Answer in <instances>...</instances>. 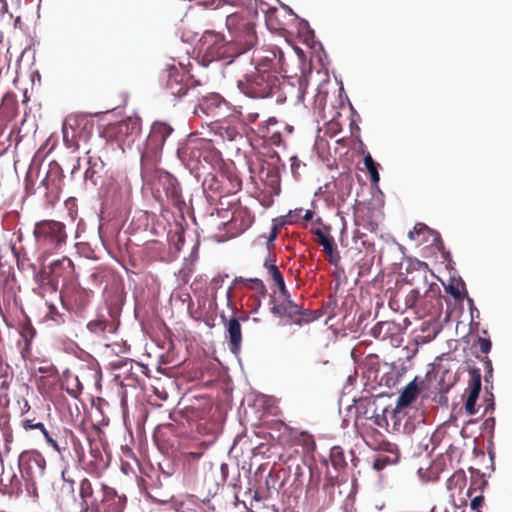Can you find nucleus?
<instances>
[{"instance_id":"obj_25","label":"nucleus","mask_w":512,"mask_h":512,"mask_svg":"<svg viewBox=\"0 0 512 512\" xmlns=\"http://www.w3.org/2000/svg\"><path fill=\"white\" fill-rule=\"evenodd\" d=\"M222 319L228 338L229 349L233 353H238L242 343L241 324L235 316H232L229 320L222 316Z\"/></svg>"},{"instance_id":"obj_19","label":"nucleus","mask_w":512,"mask_h":512,"mask_svg":"<svg viewBox=\"0 0 512 512\" xmlns=\"http://www.w3.org/2000/svg\"><path fill=\"white\" fill-rule=\"evenodd\" d=\"M330 230V226H324L323 229H315L313 233L317 237V243L323 247V252L328 256L329 263L337 266L341 257L334 238L330 235Z\"/></svg>"},{"instance_id":"obj_42","label":"nucleus","mask_w":512,"mask_h":512,"mask_svg":"<svg viewBox=\"0 0 512 512\" xmlns=\"http://www.w3.org/2000/svg\"><path fill=\"white\" fill-rule=\"evenodd\" d=\"M371 447H373L375 450H378L381 453H385L386 455L394 454L398 456V460L400 459V452L396 444L390 443L385 440H381L378 443L370 444Z\"/></svg>"},{"instance_id":"obj_12","label":"nucleus","mask_w":512,"mask_h":512,"mask_svg":"<svg viewBox=\"0 0 512 512\" xmlns=\"http://www.w3.org/2000/svg\"><path fill=\"white\" fill-rule=\"evenodd\" d=\"M107 488L108 486L98 478L81 479L78 487L79 497L81 499V511L88 512L90 510L94 512L101 498L105 495Z\"/></svg>"},{"instance_id":"obj_23","label":"nucleus","mask_w":512,"mask_h":512,"mask_svg":"<svg viewBox=\"0 0 512 512\" xmlns=\"http://www.w3.org/2000/svg\"><path fill=\"white\" fill-rule=\"evenodd\" d=\"M21 427L25 432H31L34 430L39 431L44 437L48 433L43 421L34 411L30 412V405L28 401L24 402L21 408Z\"/></svg>"},{"instance_id":"obj_1","label":"nucleus","mask_w":512,"mask_h":512,"mask_svg":"<svg viewBox=\"0 0 512 512\" xmlns=\"http://www.w3.org/2000/svg\"><path fill=\"white\" fill-rule=\"evenodd\" d=\"M241 92L250 98L277 97V102H284L286 95L281 92V82L275 71L255 68L237 83Z\"/></svg>"},{"instance_id":"obj_50","label":"nucleus","mask_w":512,"mask_h":512,"mask_svg":"<svg viewBox=\"0 0 512 512\" xmlns=\"http://www.w3.org/2000/svg\"><path fill=\"white\" fill-rule=\"evenodd\" d=\"M46 317L48 319L54 321L57 324H61V323L65 322L64 315L59 313L57 308L52 304L48 305V311L46 313Z\"/></svg>"},{"instance_id":"obj_3","label":"nucleus","mask_w":512,"mask_h":512,"mask_svg":"<svg viewBox=\"0 0 512 512\" xmlns=\"http://www.w3.org/2000/svg\"><path fill=\"white\" fill-rule=\"evenodd\" d=\"M33 233L39 249V262H45L48 256L65 244L67 240L65 225L55 220L37 222Z\"/></svg>"},{"instance_id":"obj_48","label":"nucleus","mask_w":512,"mask_h":512,"mask_svg":"<svg viewBox=\"0 0 512 512\" xmlns=\"http://www.w3.org/2000/svg\"><path fill=\"white\" fill-rule=\"evenodd\" d=\"M481 405L484 407L483 415L492 413L495 409L494 395L492 392H489L487 388L483 398V404Z\"/></svg>"},{"instance_id":"obj_55","label":"nucleus","mask_w":512,"mask_h":512,"mask_svg":"<svg viewBox=\"0 0 512 512\" xmlns=\"http://www.w3.org/2000/svg\"><path fill=\"white\" fill-rule=\"evenodd\" d=\"M486 481L482 478V476L477 475L476 478H472L470 487L467 491L468 496H472L473 492L476 489H481L485 486Z\"/></svg>"},{"instance_id":"obj_45","label":"nucleus","mask_w":512,"mask_h":512,"mask_svg":"<svg viewBox=\"0 0 512 512\" xmlns=\"http://www.w3.org/2000/svg\"><path fill=\"white\" fill-rule=\"evenodd\" d=\"M12 252L17 260L18 268L24 269L26 266L33 267V264L30 263V259L27 257V254L23 248H17L15 245H13Z\"/></svg>"},{"instance_id":"obj_57","label":"nucleus","mask_w":512,"mask_h":512,"mask_svg":"<svg viewBox=\"0 0 512 512\" xmlns=\"http://www.w3.org/2000/svg\"><path fill=\"white\" fill-rule=\"evenodd\" d=\"M11 381H8L7 379H4L0 384V402H4L5 404L9 403L8 398V390L10 386Z\"/></svg>"},{"instance_id":"obj_41","label":"nucleus","mask_w":512,"mask_h":512,"mask_svg":"<svg viewBox=\"0 0 512 512\" xmlns=\"http://www.w3.org/2000/svg\"><path fill=\"white\" fill-rule=\"evenodd\" d=\"M398 463V456L391 454L386 455L385 453H378L375 455L373 467L374 469L380 471L384 469L386 466L393 465Z\"/></svg>"},{"instance_id":"obj_37","label":"nucleus","mask_w":512,"mask_h":512,"mask_svg":"<svg viewBox=\"0 0 512 512\" xmlns=\"http://www.w3.org/2000/svg\"><path fill=\"white\" fill-rule=\"evenodd\" d=\"M275 262H276L275 258H272L269 255V257L263 263V266L267 271V279L272 282V286L274 284L284 280L283 275L280 272L277 265L275 264Z\"/></svg>"},{"instance_id":"obj_64","label":"nucleus","mask_w":512,"mask_h":512,"mask_svg":"<svg viewBox=\"0 0 512 512\" xmlns=\"http://www.w3.org/2000/svg\"><path fill=\"white\" fill-rule=\"evenodd\" d=\"M484 502V497L483 495H478V496H475L472 500H471V503H470V507L473 511L475 512H480L479 511V508L481 507V505L483 504Z\"/></svg>"},{"instance_id":"obj_61","label":"nucleus","mask_w":512,"mask_h":512,"mask_svg":"<svg viewBox=\"0 0 512 512\" xmlns=\"http://www.w3.org/2000/svg\"><path fill=\"white\" fill-rule=\"evenodd\" d=\"M273 286L276 287L278 289V292H279V295L276 296L277 299L291 297V295H290V293H289V291H288V289L286 287V284H285L284 280L274 284Z\"/></svg>"},{"instance_id":"obj_54","label":"nucleus","mask_w":512,"mask_h":512,"mask_svg":"<svg viewBox=\"0 0 512 512\" xmlns=\"http://www.w3.org/2000/svg\"><path fill=\"white\" fill-rule=\"evenodd\" d=\"M387 412H388V410L385 409V410H383L382 414H375L374 416H372L371 420L378 427L386 428L388 426V424H389L388 423V417L386 415Z\"/></svg>"},{"instance_id":"obj_43","label":"nucleus","mask_w":512,"mask_h":512,"mask_svg":"<svg viewBox=\"0 0 512 512\" xmlns=\"http://www.w3.org/2000/svg\"><path fill=\"white\" fill-rule=\"evenodd\" d=\"M278 124V121L275 117H270L265 124L260 125L257 129V134L268 141V136H271L273 134L272 132L275 131L276 125Z\"/></svg>"},{"instance_id":"obj_26","label":"nucleus","mask_w":512,"mask_h":512,"mask_svg":"<svg viewBox=\"0 0 512 512\" xmlns=\"http://www.w3.org/2000/svg\"><path fill=\"white\" fill-rule=\"evenodd\" d=\"M159 183L161 184L166 197L173 203H178L181 198V187L175 177L167 172L159 174Z\"/></svg>"},{"instance_id":"obj_4","label":"nucleus","mask_w":512,"mask_h":512,"mask_svg":"<svg viewBox=\"0 0 512 512\" xmlns=\"http://www.w3.org/2000/svg\"><path fill=\"white\" fill-rule=\"evenodd\" d=\"M407 281L414 288L407 296L409 305H417L423 299H437L440 295V288L437 283L429 281L434 274L430 271L426 262L418 261L413 268L408 271Z\"/></svg>"},{"instance_id":"obj_7","label":"nucleus","mask_w":512,"mask_h":512,"mask_svg":"<svg viewBox=\"0 0 512 512\" xmlns=\"http://www.w3.org/2000/svg\"><path fill=\"white\" fill-rule=\"evenodd\" d=\"M200 49L210 61L233 58L241 54L237 53L239 47L233 40L226 42L223 35L213 31H206L203 34Z\"/></svg>"},{"instance_id":"obj_10","label":"nucleus","mask_w":512,"mask_h":512,"mask_svg":"<svg viewBox=\"0 0 512 512\" xmlns=\"http://www.w3.org/2000/svg\"><path fill=\"white\" fill-rule=\"evenodd\" d=\"M207 139L190 135L177 149L180 161L190 170L198 172L202 167V151Z\"/></svg>"},{"instance_id":"obj_18","label":"nucleus","mask_w":512,"mask_h":512,"mask_svg":"<svg viewBox=\"0 0 512 512\" xmlns=\"http://www.w3.org/2000/svg\"><path fill=\"white\" fill-rule=\"evenodd\" d=\"M192 87L191 77L177 68L169 70L165 88L167 92L174 98L185 96Z\"/></svg>"},{"instance_id":"obj_53","label":"nucleus","mask_w":512,"mask_h":512,"mask_svg":"<svg viewBox=\"0 0 512 512\" xmlns=\"http://www.w3.org/2000/svg\"><path fill=\"white\" fill-rule=\"evenodd\" d=\"M1 432L3 435L4 442H5V446H6V448H8V445L10 443H12V441H13L12 429L10 427L8 420H6L3 424V426L1 427Z\"/></svg>"},{"instance_id":"obj_58","label":"nucleus","mask_w":512,"mask_h":512,"mask_svg":"<svg viewBox=\"0 0 512 512\" xmlns=\"http://www.w3.org/2000/svg\"><path fill=\"white\" fill-rule=\"evenodd\" d=\"M265 297H260L259 294L252 295L248 300V307L251 308L252 312H257L258 309L261 307L262 299Z\"/></svg>"},{"instance_id":"obj_36","label":"nucleus","mask_w":512,"mask_h":512,"mask_svg":"<svg viewBox=\"0 0 512 512\" xmlns=\"http://www.w3.org/2000/svg\"><path fill=\"white\" fill-rule=\"evenodd\" d=\"M17 307V297L12 291H3L0 297V315L5 318L6 314Z\"/></svg>"},{"instance_id":"obj_5","label":"nucleus","mask_w":512,"mask_h":512,"mask_svg":"<svg viewBox=\"0 0 512 512\" xmlns=\"http://www.w3.org/2000/svg\"><path fill=\"white\" fill-rule=\"evenodd\" d=\"M174 129L165 122L156 121L152 124L141 155L142 169L154 167L160 161L162 148Z\"/></svg>"},{"instance_id":"obj_34","label":"nucleus","mask_w":512,"mask_h":512,"mask_svg":"<svg viewBox=\"0 0 512 512\" xmlns=\"http://www.w3.org/2000/svg\"><path fill=\"white\" fill-rule=\"evenodd\" d=\"M243 284L249 290L254 291L256 294H259L260 297H266L267 288L264 282L259 278H243L236 277L233 280V285Z\"/></svg>"},{"instance_id":"obj_44","label":"nucleus","mask_w":512,"mask_h":512,"mask_svg":"<svg viewBox=\"0 0 512 512\" xmlns=\"http://www.w3.org/2000/svg\"><path fill=\"white\" fill-rule=\"evenodd\" d=\"M89 167L86 169L84 177L86 180L94 181V176L103 168V163L99 158L89 157L88 160Z\"/></svg>"},{"instance_id":"obj_11","label":"nucleus","mask_w":512,"mask_h":512,"mask_svg":"<svg viewBox=\"0 0 512 512\" xmlns=\"http://www.w3.org/2000/svg\"><path fill=\"white\" fill-rule=\"evenodd\" d=\"M271 304L272 307L270 311L273 315L278 317H287L297 325L301 326L302 324L309 323L314 319L308 309H301L300 306L291 299V297L277 299L275 295H272Z\"/></svg>"},{"instance_id":"obj_39","label":"nucleus","mask_w":512,"mask_h":512,"mask_svg":"<svg viewBox=\"0 0 512 512\" xmlns=\"http://www.w3.org/2000/svg\"><path fill=\"white\" fill-rule=\"evenodd\" d=\"M339 487V480L337 476L327 474L323 484V492L326 494L328 501L333 502L336 498V489Z\"/></svg>"},{"instance_id":"obj_20","label":"nucleus","mask_w":512,"mask_h":512,"mask_svg":"<svg viewBox=\"0 0 512 512\" xmlns=\"http://www.w3.org/2000/svg\"><path fill=\"white\" fill-rule=\"evenodd\" d=\"M258 177L265 187L269 189L270 193L278 194L280 192V173L276 164L262 161Z\"/></svg>"},{"instance_id":"obj_47","label":"nucleus","mask_w":512,"mask_h":512,"mask_svg":"<svg viewBox=\"0 0 512 512\" xmlns=\"http://www.w3.org/2000/svg\"><path fill=\"white\" fill-rule=\"evenodd\" d=\"M364 164L371 176L372 182L377 183L379 181V173L377 170L378 164L373 160L370 154L365 156Z\"/></svg>"},{"instance_id":"obj_9","label":"nucleus","mask_w":512,"mask_h":512,"mask_svg":"<svg viewBox=\"0 0 512 512\" xmlns=\"http://www.w3.org/2000/svg\"><path fill=\"white\" fill-rule=\"evenodd\" d=\"M140 133L141 120L137 117H128L108 128L109 137L117 141L122 150L130 148L140 137Z\"/></svg>"},{"instance_id":"obj_49","label":"nucleus","mask_w":512,"mask_h":512,"mask_svg":"<svg viewBox=\"0 0 512 512\" xmlns=\"http://www.w3.org/2000/svg\"><path fill=\"white\" fill-rule=\"evenodd\" d=\"M87 328L92 333L102 334L106 331L107 322L101 319L93 320L87 324Z\"/></svg>"},{"instance_id":"obj_38","label":"nucleus","mask_w":512,"mask_h":512,"mask_svg":"<svg viewBox=\"0 0 512 512\" xmlns=\"http://www.w3.org/2000/svg\"><path fill=\"white\" fill-rule=\"evenodd\" d=\"M466 474L463 470L454 472L447 480V488L450 491L461 492L466 485Z\"/></svg>"},{"instance_id":"obj_32","label":"nucleus","mask_w":512,"mask_h":512,"mask_svg":"<svg viewBox=\"0 0 512 512\" xmlns=\"http://www.w3.org/2000/svg\"><path fill=\"white\" fill-rule=\"evenodd\" d=\"M397 332L398 326L394 322L380 321L371 328L370 335L377 340H387Z\"/></svg>"},{"instance_id":"obj_27","label":"nucleus","mask_w":512,"mask_h":512,"mask_svg":"<svg viewBox=\"0 0 512 512\" xmlns=\"http://www.w3.org/2000/svg\"><path fill=\"white\" fill-rule=\"evenodd\" d=\"M68 433L74 432L69 429H64V431L57 435L55 438L52 437L49 432L44 437L47 444L60 455L62 460L66 459V454L70 448V439L68 438Z\"/></svg>"},{"instance_id":"obj_2","label":"nucleus","mask_w":512,"mask_h":512,"mask_svg":"<svg viewBox=\"0 0 512 512\" xmlns=\"http://www.w3.org/2000/svg\"><path fill=\"white\" fill-rule=\"evenodd\" d=\"M203 188L210 201H220L240 191L242 180L234 163L224 164L216 174L209 173L203 181Z\"/></svg>"},{"instance_id":"obj_13","label":"nucleus","mask_w":512,"mask_h":512,"mask_svg":"<svg viewBox=\"0 0 512 512\" xmlns=\"http://www.w3.org/2000/svg\"><path fill=\"white\" fill-rule=\"evenodd\" d=\"M91 295L92 291L81 287L76 279L63 285L60 291L62 303L74 311L84 310L90 302Z\"/></svg>"},{"instance_id":"obj_63","label":"nucleus","mask_w":512,"mask_h":512,"mask_svg":"<svg viewBox=\"0 0 512 512\" xmlns=\"http://www.w3.org/2000/svg\"><path fill=\"white\" fill-rule=\"evenodd\" d=\"M272 133L273 134H271V136H268V141L272 145H276V146L281 145L283 143L281 131L279 129H275V131H273Z\"/></svg>"},{"instance_id":"obj_51","label":"nucleus","mask_w":512,"mask_h":512,"mask_svg":"<svg viewBox=\"0 0 512 512\" xmlns=\"http://www.w3.org/2000/svg\"><path fill=\"white\" fill-rule=\"evenodd\" d=\"M60 170H61V168L58 165V163L52 162L49 165V171L46 173L45 177L41 180L40 184L42 186H44L46 189H48L50 186V182H51V179H50L51 174L57 175L60 172Z\"/></svg>"},{"instance_id":"obj_28","label":"nucleus","mask_w":512,"mask_h":512,"mask_svg":"<svg viewBox=\"0 0 512 512\" xmlns=\"http://www.w3.org/2000/svg\"><path fill=\"white\" fill-rule=\"evenodd\" d=\"M253 222V216L246 208L239 207L233 211L230 220L231 229H235L236 233L246 231Z\"/></svg>"},{"instance_id":"obj_60","label":"nucleus","mask_w":512,"mask_h":512,"mask_svg":"<svg viewBox=\"0 0 512 512\" xmlns=\"http://www.w3.org/2000/svg\"><path fill=\"white\" fill-rule=\"evenodd\" d=\"M273 286L276 287L278 289V292H279V295L276 296L277 299L291 297V295H290V293H289V291H288V289L286 287V284H285L284 280L274 284Z\"/></svg>"},{"instance_id":"obj_52","label":"nucleus","mask_w":512,"mask_h":512,"mask_svg":"<svg viewBox=\"0 0 512 512\" xmlns=\"http://www.w3.org/2000/svg\"><path fill=\"white\" fill-rule=\"evenodd\" d=\"M387 413L389 414L390 420L393 422V429L400 430V419L403 414L402 408H398L396 406L393 410L388 411Z\"/></svg>"},{"instance_id":"obj_21","label":"nucleus","mask_w":512,"mask_h":512,"mask_svg":"<svg viewBox=\"0 0 512 512\" xmlns=\"http://www.w3.org/2000/svg\"><path fill=\"white\" fill-rule=\"evenodd\" d=\"M36 286L33 288L35 294L45 299L48 296L56 295L58 291L57 282L45 271L43 267L34 274Z\"/></svg>"},{"instance_id":"obj_31","label":"nucleus","mask_w":512,"mask_h":512,"mask_svg":"<svg viewBox=\"0 0 512 512\" xmlns=\"http://www.w3.org/2000/svg\"><path fill=\"white\" fill-rule=\"evenodd\" d=\"M213 130L224 141H235L238 137H241L239 127L230 120H224L215 124Z\"/></svg>"},{"instance_id":"obj_33","label":"nucleus","mask_w":512,"mask_h":512,"mask_svg":"<svg viewBox=\"0 0 512 512\" xmlns=\"http://www.w3.org/2000/svg\"><path fill=\"white\" fill-rule=\"evenodd\" d=\"M417 378L413 381L409 382L403 391L400 393L397 399V407L405 408L408 407L411 403H413L419 395L420 389L417 384Z\"/></svg>"},{"instance_id":"obj_56","label":"nucleus","mask_w":512,"mask_h":512,"mask_svg":"<svg viewBox=\"0 0 512 512\" xmlns=\"http://www.w3.org/2000/svg\"><path fill=\"white\" fill-rule=\"evenodd\" d=\"M461 289H464V284H449L445 287L447 293L451 294L456 299H461Z\"/></svg>"},{"instance_id":"obj_59","label":"nucleus","mask_w":512,"mask_h":512,"mask_svg":"<svg viewBox=\"0 0 512 512\" xmlns=\"http://www.w3.org/2000/svg\"><path fill=\"white\" fill-rule=\"evenodd\" d=\"M90 454L93 458V461L90 462L88 466L89 469H93L97 467L98 461H102V455L98 448L90 447Z\"/></svg>"},{"instance_id":"obj_30","label":"nucleus","mask_w":512,"mask_h":512,"mask_svg":"<svg viewBox=\"0 0 512 512\" xmlns=\"http://www.w3.org/2000/svg\"><path fill=\"white\" fill-rule=\"evenodd\" d=\"M408 236L411 240L416 241L419 244L427 242L430 237L432 238L433 243L440 241V234L430 229L424 223H417L413 230L408 233Z\"/></svg>"},{"instance_id":"obj_8","label":"nucleus","mask_w":512,"mask_h":512,"mask_svg":"<svg viewBox=\"0 0 512 512\" xmlns=\"http://www.w3.org/2000/svg\"><path fill=\"white\" fill-rule=\"evenodd\" d=\"M18 467L21 478L25 480L26 485L34 486L36 480L44 475L46 460L40 452L36 450H26L19 455Z\"/></svg>"},{"instance_id":"obj_62","label":"nucleus","mask_w":512,"mask_h":512,"mask_svg":"<svg viewBox=\"0 0 512 512\" xmlns=\"http://www.w3.org/2000/svg\"><path fill=\"white\" fill-rule=\"evenodd\" d=\"M491 341L487 338L479 337L478 338V347L481 353L487 354L491 350Z\"/></svg>"},{"instance_id":"obj_29","label":"nucleus","mask_w":512,"mask_h":512,"mask_svg":"<svg viewBox=\"0 0 512 512\" xmlns=\"http://www.w3.org/2000/svg\"><path fill=\"white\" fill-rule=\"evenodd\" d=\"M70 439V447L66 454V461H72L74 464L79 466L85 465V449L80 439L74 433H68Z\"/></svg>"},{"instance_id":"obj_16","label":"nucleus","mask_w":512,"mask_h":512,"mask_svg":"<svg viewBox=\"0 0 512 512\" xmlns=\"http://www.w3.org/2000/svg\"><path fill=\"white\" fill-rule=\"evenodd\" d=\"M469 381L465 389L464 396L466 397L464 408L468 415H475L479 412L482 405H477V400L481 392V372L479 368L469 369Z\"/></svg>"},{"instance_id":"obj_17","label":"nucleus","mask_w":512,"mask_h":512,"mask_svg":"<svg viewBox=\"0 0 512 512\" xmlns=\"http://www.w3.org/2000/svg\"><path fill=\"white\" fill-rule=\"evenodd\" d=\"M42 263L45 271L59 284V280L63 281V285L76 279L75 267L71 259L63 256L60 259L52 261L49 265Z\"/></svg>"},{"instance_id":"obj_40","label":"nucleus","mask_w":512,"mask_h":512,"mask_svg":"<svg viewBox=\"0 0 512 512\" xmlns=\"http://www.w3.org/2000/svg\"><path fill=\"white\" fill-rule=\"evenodd\" d=\"M330 461L332 466L340 471L347 466L344 451L340 446H334L330 450Z\"/></svg>"},{"instance_id":"obj_24","label":"nucleus","mask_w":512,"mask_h":512,"mask_svg":"<svg viewBox=\"0 0 512 512\" xmlns=\"http://www.w3.org/2000/svg\"><path fill=\"white\" fill-rule=\"evenodd\" d=\"M12 467L2 470L0 474V492L8 495H18L22 492V482Z\"/></svg>"},{"instance_id":"obj_35","label":"nucleus","mask_w":512,"mask_h":512,"mask_svg":"<svg viewBox=\"0 0 512 512\" xmlns=\"http://www.w3.org/2000/svg\"><path fill=\"white\" fill-rule=\"evenodd\" d=\"M202 160L212 167L218 166L221 168L225 164L223 163L221 153L212 145L211 140H207V145H205V149L202 151Z\"/></svg>"},{"instance_id":"obj_46","label":"nucleus","mask_w":512,"mask_h":512,"mask_svg":"<svg viewBox=\"0 0 512 512\" xmlns=\"http://www.w3.org/2000/svg\"><path fill=\"white\" fill-rule=\"evenodd\" d=\"M291 173L295 179H300L306 170V164L302 162L297 156L290 158Z\"/></svg>"},{"instance_id":"obj_15","label":"nucleus","mask_w":512,"mask_h":512,"mask_svg":"<svg viewBox=\"0 0 512 512\" xmlns=\"http://www.w3.org/2000/svg\"><path fill=\"white\" fill-rule=\"evenodd\" d=\"M252 60L255 62V68L276 69L286 72L284 69V54L277 47L260 48L253 52Z\"/></svg>"},{"instance_id":"obj_22","label":"nucleus","mask_w":512,"mask_h":512,"mask_svg":"<svg viewBox=\"0 0 512 512\" xmlns=\"http://www.w3.org/2000/svg\"><path fill=\"white\" fill-rule=\"evenodd\" d=\"M125 505L126 497L118 495L115 489L108 486L94 512H123Z\"/></svg>"},{"instance_id":"obj_6","label":"nucleus","mask_w":512,"mask_h":512,"mask_svg":"<svg viewBox=\"0 0 512 512\" xmlns=\"http://www.w3.org/2000/svg\"><path fill=\"white\" fill-rule=\"evenodd\" d=\"M226 26L233 36V41L239 47L237 53H245L257 43L255 25L242 13L233 12L226 17Z\"/></svg>"},{"instance_id":"obj_14","label":"nucleus","mask_w":512,"mask_h":512,"mask_svg":"<svg viewBox=\"0 0 512 512\" xmlns=\"http://www.w3.org/2000/svg\"><path fill=\"white\" fill-rule=\"evenodd\" d=\"M88 124V120L81 115H69L63 123V141L68 148L77 150L79 140L83 135V130Z\"/></svg>"}]
</instances>
